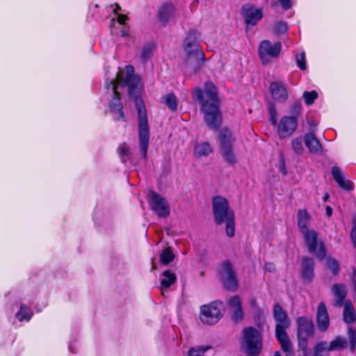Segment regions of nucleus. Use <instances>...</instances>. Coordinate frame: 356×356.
<instances>
[{
  "instance_id": "nucleus-1",
  "label": "nucleus",
  "mask_w": 356,
  "mask_h": 356,
  "mask_svg": "<svg viewBox=\"0 0 356 356\" xmlns=\"http://www.w3.org/2000/svg\"><path fill=\"white\" fill-rule=\"evenodd\" d=\"M128 88L129 96L134 99L137 111L139 131V146L143 157H147L149 140V128L147 117V111L140 94L143 90L140 78L135 74L133 66H126L125 70L120 71L115 78L110 82H106V95L108 106L111 112L118 113V120L124 118L122 112V104L120 99V89Z\"/></svg>"
},
{
  "instance_id": "nucleus-2",
  "label": "nucleus",
  "mask_w": 356,
  "mask_h": 356,
  "mask_svg": "<svg viewBox=\"0 0 356 356\" xmlns=\"http://www.w3.org/2000/svg\"><path fill=\"white\" fill-rule=\"evenodd\" d=\"M193 97L201 104L200 111L203 113L204 121L207 125L211 129H218L222 122V114L217 89L214 84L207 81L204 90L201 88H196L194 90Z\"/></svg>"
},
{
  "instance_id": "nucleus-3",
  "label": "nucleus",
  "mask_w": 356,
  "mask_h": 356,
  "mask_svg": "<svg viewBox=\"0 0 356 356\" xmlns=\"http://www.w3.org/2000/svg\"><path fill=\"white\" fill-rule=\"evenodd\" d=\"M212 209L215 222L218 225L225 223L227 235L233 237L235 234L234 212L230 208L227 200L220 195L213 197Z\"/></svg>"
},
{
  "instance_id": "nucleus-4",
  "label": "nucleus",
  "mask_w": 356,
  "mask_h": 356,
  "mask_svg": "<svg viewBox=\"0 0 356 356\" xmlns=\"http://www.w3.org/2000/svg\"><path fill=\"white\" fill-rule=\"evenodd\" d=\"M200 34L195 30H191L184 42V49L187 53L186 63L197 70L204 60V54L199 44Z\"/></svg>"
},
{
  "instance_id": "nucleus-5",
  "label": "nucleus",
  "mask_w": 356,
  "mask_h": 356,
  "mask_svg": "<svg viewBox=\"0 0 356 356\" xmlns=\"http://www.w3.org/2000/svg\"><path fill=\"white\" fill-rule=\"evenodd\" d=\"M241 348L248 356H257L263 348L261 334L254 327H248L243 330Z\"/></svg>"
},
{
  "instance_id": "nucleus-6",
  "label": "nucleus",
  "mask_w": 356,
  "mask_h": 356,
  "mask_svg": "<svg viewBox=\"0 0 356 356\" xmlns=\"http://www.w3.org/2000/svg\"><path fill=\"white\" fill-rule=\"evenodd\" d=\"M298 339L300 348L305 356L308 355L307 341L314 335V325L312 319L300 316L297 319Z\"/></svg>"
},
{
  "instance_id": "nucleus-7",
  "label": "nucleus",
  "mask_w": 356,
  "mask_h": 356,
  "mask_svg": "<svg viewBox=\"0 0 356 356\" xmlns=\"http://www.w3.org/2000/svg\"><path fill=\"white\" fill-rule=\"evenodd\" d=\"M273 318L276 322L275 335L278 341L289 339L286 330L290 326L291 321L287 314L279 304L273 307Z\"/></svg>"
},
{
  "instance_id": "nucleus-8",
  "label": "nucleus",
  "mask_w": 356,
  "mask_h": 356,
  "mask_svg": "<svg viewBox=\"0 0 356 356\" xmlns=\"http://www.w3.org/2000/svg\"><path fill=\"white\" fill-rule=\"evenodd\" d=\"M302 234L309 252L319 260H323L326 255V249L323 242L318 241V233L314 229H309L302 232Z\"/></svg>"
},
{
  "instance_id": "nucleus-9",
  "label": "nucleus",
  "mask_w": 356,
  "mask_h": 356,
  "mask_svg": "<svg viewBox=\"0 0 356 356\" xmlns=\"http://www.w3.org/2000/svg\"><path fill=\"white\" fill-rule=\"evenodd\" d=\"M220 142L221 155L228 163L234 164L236 158L232 148L234 140L228 129L225 128L220 131Z\"/></svg>"
},
{
  "instance_id": "nucleus-10",
  "label": "nucleus",
  "mask_w": 356,
  "mask_h": 356,
  "mask_svg": "<svg viewBox=\"0 0 356 356\" xmlns=\"http://www.w3.org/2000/svg\"><path fill=\"white\" fill-rule=\"evenodd\" d=\"M222 304L220 302H211L202 305L200 307V318L201 321L206 325H213L218 322L222 314L221 313Z\"/></svg>"
},
{
  "instance_id": "nucleus-11",
  "label": "nucleus",
  "mask_w": 356,
  "mask_h": 356,
  "mask_svg": "<svg viewBox=\"0 0 356 356\" xmlns=\"http://www.w3.org/2000/svg\"><path fill=\"white\" fill-rule=\"evenodd\" d=\"M280 42L271 43L269 40H263L259 47V57L264 64H267L271 58L277 57L281 51Z\"/></svg>"
},
{
  "instance_id": "nucleus-12",
  "label": "nucleus",
  "mask_w": 356,
  "mask_h": 356,
  "mask_svg": "<svg viewBox=\"0 0 356 356\" xmlns=\"http://www.w3.org/2000/svg\"><path fill=\"white\" fill-rule=\"evenodd\" d=\"M219 274L226 289L232 291L237 289L238 282L233 266L229 261H225L222 263Z\"/></svg>"
},
{
  "instance_id": "nucleus-13",
  "label": "nucleus",
  "mask_w": 356,
  "mask_h": 356,
  "mask_svg": "<svg viewBox=\"0 0 356 356\" xmlns=\"http://www.w3.org/2000/svg\"><path fill=\"white\" fill-rule=\"evenodd\" d=\"M148 202L151 209L160 218H166L170 215V209L168 203L165 199L155 192H150L148 196Z\"/></svg>"
},
{
  "instance_id": "nucleus-14",
  "label": "nucleus",
  "mask_w": 356,
  "mask_h": 356,
  "mask_svg": "<svg viewBox=\"0 0 356 356\" xmlns=\"http://www.w3.org/2000/svg\"><path fill=\"white\" fill-rule=\"evenodd\" d=\"M277 133L280 138L291 136L298 127V119L296 117L283 116L277 123Z\"/></svg>"
},
{
  "instance_id": "nucleus-15",
  "label": "nucleus",
  "mask_w": 356,
  "mask_h": 356,
  "mask_svg": "<svg viewBox=\"0 0 356 356\" xmlns=\"http://www.w3.org/2000/svg\"><path fill=\"white\" fill-rule=\"evenodd\" d=\"M243 14L245 23L248 25H255L263 17L261 8H257L253 5L246 4L243 7Z\"/></svg>"
},
{
  "instance_id": "nucleus-16",
  "label": "nucleus",
  "mask_w": 356,
  "mask_h": 356,
  "mask_svg": "<svg viewBox=\"0 0 356 356\" xmlns=\"http://www.w3.org/2000/svg\"><path fill=\"white\" fill-rule=\"evenodd\" d=\"M177 15L175 5L170 2L163 3L159 10V22L165 25L170 21L174 19Z\"/></svg>"
},
{
  "instance_id": "nucleus-17",
  "label": "nucleus",
  "mask_w": 356,
  "mask_h": 356,
  "mask_svg": "<svg viewBox=\"0 0 356 356\" xmlns=\"http://www.w3.org/2000/svg\"><path fill=\"white\" fill-rule=\"evenodd\" d=\"M316 324L321 332L326 331L330 325L329 314L323 302H321L317 308Z\"/></svg>"
},
{
  "instance_id": "nucleus-18",
  "label": "nucleus",
  "mask_w": 356,
  "mask_h": 356,
  "mask_svg": "<svg viewBox=\"0 0 356 356\" xmlns=\"http://www.w3.org/2000/svg\"><path fill=\"white\" fill-rule=\"evenodd\" d=\"M270 90L273 98L278 102L283 103L288 98L286 88L282 83L273 82L270 86Z\"/></svg>"
},
{
  "instance_id": "nucleus-19",
  "label": "nucleus",
  "mask_w": 356,
  "mask_h": 356,
  "mask_svg": "<svg viewBox=\"0 0 356 356\" xmlns=\"http://www.w3.org/2000/svg\"><path fill=\"white\" fill-rule=\"evenodd\" d=\"M304 143L305 146L309 149L310 153L318 155L323 154L322 146L314 134H306L304 136Z\"/></svg>"
},
{
  "instance_id": "nucleus-20",
  "label": "nucleus",
  "mask_w": 356,
  "mask_h": 356,
  "mask_svg": "<svg viewBox=\"0 0 356 356\" xmlns=\"http://www.w3.org/2000/svg\"><path fill=\"white\" fill-rule=\"evenodd\" d=\"M232 312V318L236 322L241 321L243 318L241 300L238 296L230 298L227 302Z\"/></svg>"
},
{
  "instance_id": "nucleus-21",
  "label": "nucleus",
  "mask_w": 356,
  "mask_h": 356,
  "mask_svg": "<svg viewBox=\"0 0 356 356\" xmlns=\"http://www.w3.org/2000/svg\"><path fill=\"white\" fill-rule=\"evenodd\" d=\"M332 175L334 181L343 189H352V182L346 179V174L337 166L332 168Z\"/></svg>"
},
{
  "instance_id": "nucleus-22",
  "label": "nucleus",
  "mask_w": 356,
  "mask_h": 356,
  "mask_svg": "<svg viewBox=\"0 0 356 356\" xmlns=\"http://www.w3.org/2000/svg\"><path fill=\"white\" fill-rule=\"evenodd\" d=\"M314 261L312 258L304 257L302 261L301 273L303 279L309 282L314 277Z\"/></svg>"
},
{
  "instance_id": "nucleus-23",
  "label": "nucleus",
  "mask_w": 356,
  "mask_h": 356,
  "mask_svg": "<svg viewBox=\"0 0 356 356\" xmlns=\"http://www.w3.org/2000/svg\"><path fill=\"white\" fill-rule=\"evenodd\" d=\"M176 281V275L169 270H165L161 275L159 289L161 290L163 296H165L164 289L170 288Z\"/></svg>"
},
{
  "instance_id": "nucleus-24",
  "label": "nucleus",
  "mask_w": 356,
  "mask_h": 356,
  "mask_svg": "<svg viewBox=\"0 0 356 356\" xmlns=\"http://www.w3.org/2000/svg\"><path fill=\"white\" fill-rule=\"evenodd\" d=\"M332 291L336 298V305L341 307L347 295L346 286L343 284H335Z\"/></svg>"
},
{
  "instance_id": "nucleus-25",
  "label": "nucleus",
  "mask_w": 356,
  "mask_h": 356,
  "mask_svg": "<svg viewBox=\"0 0 356 356\" xmlns=\"http://www.w3.org/2000/svg\"><path fill=\"white\" fill-rule=\"evenodd\" d=\"M343 316L346 323H353L356 321L355 310L350 300H346L344 303Z\"/></svg>"
},
{
  "instance_id": "nucleus-26",
  "label": "nucleus",
  "mask_w": 356,
  "mask_h": 356,
  "mask_svg": "<svg viewBox=\"0 0 356 356\" xmlns=\"http://www.w3.org/2000/svg\"><path fill=\"white\" fill-rule=\"evenodd\" d=\"M33 311L30 306L21 303L19 310L15 314L16 318L19 321H29L33 316Z\"/></svg>"
},
{
  "instance_id": "nucleus-27",
  "label": "nucleus",
  "mask_w": 356,
  "mask_h": 356,
  "mask_svg": "<svg viewBox=\"0 0 356 356\" xmlns=\"http://www.w3.org/2000/svg\"><path fill=\"white\" fill-rule=\"evenodd\" d=\"M213 149L208 142H204L201 143H197L194 148V154L195 157H207L211 152Z\"/></svg>"
},
{
  "instance_id": "nucleus-28",
  "label": "nucleus",
  "mask_w": 356,
  "mask_h": 356,
  "mask_svg": "<svg viewBox=\"0 0 356 356\" xmlns=\"http://www.w3.org/2000/svg\"><path fill=\"white\" fill-rule=\"evenodd\" d=\"M348 346V341L345 337L337 336L334 340L327 343L328 351L341 350Z\"/></svg>"
},
{
  "instance_id": "nucleus-29",
  "label": "nucleus",
  "mask_w": 356,
  "mask_h": 356,
  "mask_svg": "<svg viewBox=\"0 0 356 356\" xmlns=\"http://www.w3.org/2000/svg\"><path fill=\"white\" fill-rule=\"evenodd\" d=\"M309 221V216L306 210H300L298 213V225L301 233L309 230L308 228V223Z\"/></svg>"
},
{
  "instance_id": "nucleus-30",
  "label": "nucleus",
  "mask_w": 356,
  "mask_h": 356,
  "mask_svg": "<svg viewBox=\"0 0 356 356\" xmlns=\"http://www.w3.org/2000/svg\"><path fill=\"white\" fill-rule=\"evenodd\" d=\"M175 255L172 252L171 248L167 247L161 253L160 261L164 264L167 265L173 261Z\"/></svg>"
},
{
  "instance_id": "nucleus-31",
  "label": "nucleus",
  "mask_w": 356,
  "mask_h": 356,
  "mask_svg": "<svg viewBox=\"0 0 356 356\" xmlns=\"http://www.w3.org/2000/svg\"><path fill=\"white\" fill-rule=\"evenodd\" d=\"M326 341L318 343L314 348V356H329Z\"/></svg>"
},
{
  "instance_id": "nucleus-32",
  "label": "nucleus",
  "mask_w": 356,
  "mask_h": 356,
  "mask_svg": "<svg viewBox=\"0 0 356 356\" xmlns=\"http://www.w3.org/2000/svg\"><path fill=\"white\" fill-rule=\"evenodd\" d=\"M154 49L152 44H147L143 46L140 54V58L143 63H146L151 57Z\"/></svg>"
},
{
  "instance_id": "nucleus-33",
  "label": "nucleus",
  "mask_w": 356,
  "mask_h": 356,
  "mask_svg": "<svg viewBox=\"0 0 356 356\" xmlns=\"http://www.w3.org/2000/svg\"><path fill=\"white\" fill-rule=\"evenodd\" d=\"M303 142L304 138L302 139L301 137H298L292 140L291 146L296 154L300 155L304 152Z\"/></svg>"
},
{
  "instance_id": "nucleus-34",
  "label": "nucleus",
  "mask_w": 356,
  "mask_h": 356,
  "mask_svg": "<svg viewBox=\"0 0 356 356\" xmlns=\"http://www.w3.org/2000/svg\"><path fill=\"white\" fill-rule=\"evenodd\" d=\"M118 154L121 161L125 163L130 159V154L129 147L126 143H122L118 147Z\"/></svg>"
},
{
  "instance_id": "nucleus-35",
  "label": "nucleus",
  "mask_w": 356,
  "mask_h": 356,
  "mask_svg": "<svg viewBox=\"0 0 356 356\" xmlns=\"http://www.w3.org/2000/svg\"><path fill=\"white\" fill-rule=\"evenodd\" d=\"M347 334L348 337L350 350L351 352H354L356 348V332L352 326L348 327Z\"/></svg>"
},
{
  "instance_id": "nucleus-36",
  "label": "nucleus",
  "mask_w": 356,
  "mask_h": 356,
  "mask_svg": "<svg viewBox=\"0 0 356 356\" xmlns=\"http://www.w3.org/2000/svg\"><path fill=\"white\" fill-rule=\"evenodd\" d=\"M278 341L281 345L282 349L285 352L286 356H295V353L289 339Z\"/></svg>"
},
{
  "instance_id": "nucleus-37",
  "label": "nucleus",
  "mask_w": 356,
  "mask_h": 356,
  "mask_svg": "<svg viewBox=\"0 0 356 356\" xmlns=\"http://www.w3.org/2000/svg\"><path fill=\"white\" fill-rule=\"evenodd\" d=\"M210 348V346H198L191 348L188 353V356H204V353Z\"/></svg>"
},
{
  "instance_id": "nucleus-38",
  "label": "nucleus",
  "mask_w": 356,
  "mask_h": 356,
  "mask_svg": "<svg viewBox=\"0 0 356 356\" xmlns=\"http://www.w3.org/2000/svg\"><path fill=\"white\" fill-rule=\"evenodd\" d=\"M165 102L168 107L172 111H175L177 108V102L176 97L174 94H168L165 97Z\"/></svg>"
},
{
  "instance_id": "nucleus-39",
  "label": "nucleus",
  "mask_w": 356,
  "mask_h": 356,
  "mask_svg": "<svg viewBox=\"0 0 356 356\" xmlns=\"http://www.w3.org/2000/svg\"><path fill=\"white\" fill-rule=\"evenodd\" d=\"M302 97L305 99V104L307 105H311L317 99L318 93L315 90L311 92L305 91L304 92Z\"/></svg>"
},
{
  "instance_id": "nucleus-40",
  "label": "nucleus",
  "mask_w": 356,
  "mask_h": 356,
  "mask_svg": "<svg viewBox=\"0 0 356 356\" xmlns=\"http://www.w3.org/2000/svg\"><path fill=\"white\" fill-rule=\"evenodd\" d=\"M296 60L300 70H305L307 69L306 55L305 51L296 54Z\"/></svg>"
},
{
  "instance_id": "nucleus-41",
  "label": "nucleus",
  "mask_w": 356,
  "mask_h": 356,
  "mask_svg": "<svg viewBox=\"0 0 356 356\" xmlns=\"http://www.w3.org/2000/svg\"><path fill=\"white\" fill-rule=\"evenodd\" d=\"M327 268L330 270L333 274L336 275L338 273L339 270V266L337 260L329 257L326 260Z\"/></svg>"
},
{
  "instance_id": "nucleus-42",
  "label": "nucleus",
  "mask_w": 356,
  "mask_h": 356,
  "mask_svg": "<svg viewBox=\"0 0 356 356\" xmlns=\"http://www.w3.org/2000/svg\"><path fill=\"white\" fill-rule=\"evenodd\" d=\"M269 119L273 126L277 124V110L275 105L273 103L268 104Z\"/></svg>"
},
{
  "instance_id": "nucleus-43",
  "label": "nucleus",
  "mask_w": 356,
  "mask_h": 356,
  "mask_svg": "<svg viewBox=\"0 0 356 356\" xmlns=\"http://www.w3.org/2000/svg\"><path fill=\"white\" fill-rule=\"evenodd\" d=\"M288 29V25L286 22L280 21L275 23L273 27V31L276 34L284 33Z\"/></svg>"
},
{
  "instance_id": "nucleus-44",
  "label": "nucleus",
  "mask_w": 356,
  "mask_h": 356,
  "mask_svg": "<svg viewBox=\"0 0 356 356\" xmlns=\"http://www.w3.org/2000/svg\"><path fill=\"white\" fill-rule=\"evenodd\" d=\"M302 111V105L299 102L294 103L291 108V113L292 115L291 117H296L298 119V116L300 114Z\"/></svg>"
},
{
  "instance_id": "nucleus-45",
  "label": "nucleus",
  "mask_w": 356,
  "mask_h": 356,
  "mask_svg": "<svg viewBox=\"0 0 356 356\" xmlns=\"http://www.w3.org/2000/svg\"><path fill=\"white\" fill-rule=\"evenodd\" d=\"M282 7L284 10H288L291 7V0H279Z\"/></svg>"
},
{
  "instance_id": "nucleus-46",
  "label": "nucleus",
  "mask_w": 356,
  "mask_h": 356,
  "mask_svg": "<svg viewBox=\"0 0 356 356\" xmlns=\"http://www.w3.org/2000/svg\"><path fill=\"white\" fill-rule=\"evenodd\" d=\"M128 19V17L127 15L123 14H119L118 15V22L121 24H124L126 21Z\"/></svg>"
},
{
  "instance_id": "nucleus-47",
  "label": "nucleus",
  "mask_w": 356,
  "mask_h": 356,
  "mask_svg": "<svg viewBox=\"0 0 356 356\" xmlns=\"http://www.w3.org/2000/svg\"><path fill=\"white\" fill-rule=\"evenodd\" d=\"M265 269L269 272H272L275 270V266L271 263H266Z\"/></svg>"
},
{
  "instance_id": "nucleus-48",
  "label": "nucleus",
  "mask_w": 356,
  "mask_h": 356,
  "mask_svg": "<svg viewBox=\"0 0 356 356\" xmlns=\"http://www.w3.org/2000/svg\"><path fill=\"white\" fill-rule=\"evenodd\" d=\"M325 210L327 215L330 216L332 215V208L330 206H327Z\"/></svg>"
},
{
  "instance_id": "nucleus-49",
  "label": "nucleus",
  "mask_w": 356,
  "mask_h": 356,
  "mask_svg": "<svg viewBox=\"0 0 356 356\" xmlns=\"http://www.w3.org/2000/svg\"><path fill=\"white\" fill-rule=\"evenodd\" d=\"M122 37H127L129 35V33L126 30H122L121 32Z\"/></svg>"
},
{
  "instance_id": "nucleus-50",
  "label": "nucleus",
  "mask_w": 356,
  "mask_h": 356,
  "mask_svg": "<svg viewBox=\"0 0 356 356\" xmlns=\"http://www.w3.org/2000/svg\"><path fill=\"white\" fill-rule=\"evenodd\" d=\"M115 8L113 10L114 13H117L118 10H121V8L119 6V5L118 4H115Z\"/></svg>"
},
{
  "instance_id": "nucleus-51",
  "label": "nucleus",
  "mask_w": 356,
  "mask_h": 356,
  "mask_svg": "<svg viewBox=\"0 0 356 356\" xmlns=\"http://www.w3.org/2000/svg\"><path fill=\"white\" fill-rule=\"evenodd\" d=\"M69 350L72 353H75V351L74 350L73 348H72V344H70L69 346Z\"/></svg>"
},
{
  "instance_id": "nucleus-52",
  "label": "nucleus",
  "mask_w": 356,
  "mask_h": 356,
  "mask_svg": "<svg viewBox=\"0 0 356 356\" xmlns=\"http://www.w3.org/2000/svg\"><path fill=\"white\" fill-rule=\"evenodd\" d=\"M273 356H282V355L279 351H277L274 353Z\"/></svg>"
},
{
  "instance_id": "nucleus-53",
  "label": "nucleus",
  "mask_w": 356,
  "mask_h": 356,
  "mask_svg": "<svg viewBox=\"0 0 356 356\" xmlns=\"http://www.w3.org/2000/svg\"><path fill=\"white\" fill-rule=\"evenodd\" d=\"M328 197H329V195H328V194H326V195H325V197H324V201H325H325H327V200L328 199Z\"/></svg>"
},
{
  "instance_id": "nucleus-54",
  "label": "nucleus",
  "mask_w": 356,
  "mask_h": 356,
  "mask_svg": "<svg viewBox=\"0 0 356 356\" xmlns=\"http://www.w3.org/2000/svg\"><path fill=\"white\" fill-rule=\"evenodd\" d=\"M284 174H286V171L284 170H282Z\"/></svg>"
}]
</instances>
